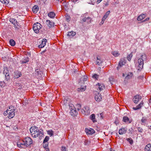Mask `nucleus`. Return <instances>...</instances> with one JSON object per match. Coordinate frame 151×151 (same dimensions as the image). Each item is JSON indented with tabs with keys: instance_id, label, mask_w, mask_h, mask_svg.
<instances>
[{
	"instance_id": "4c0bfd02",
	"label": "nucleus",
	"mask_w": 151,
	"mask_h": 151,
	"mask_svg": "<svg viewBox=\"0 0 151 151\" xmlns=\"http://www.w3.org/2000/svg\"><path fill=\"white\" fill-rule=\"evenodd\" d=\"M127 140L131 145H132L133 144V140L131 138H127Z\"/></svg>"
},
{
	"instance_id": "864d4df0",
	"label": "nucleus",
	"mask_w": 151,
	"mask_h": 151,
	"mask_svg": "<svg viewBox=\"0 0 151 151\" xmlns=\"http://www.w3.org/2000/svg\"><path fill=\"white\" fill-rule=\"evenodd\" d=\"M107 18L106 17L105 15L103 16L102 20V22H104V21Z\"/></svg>"
},
{
	"instance_id": "49530a36",
	"label": "nucleus",
	"mask_w": 151,
	"mask_h": 151,
	"mask_svg": "<svg viewBox=\"0 0 151 151\" xmlns=\"http://www.w3.org/2000/svg\"><path fill=\"white\" fill-rule=\"evenodd\" d=\"M5 76L6 78V79L7 81L9 80L10 78H9V73H8L5 74Z\"/></svg>"
},
{
	"instance_id": "39448f33",
	"label": "nucleus",
	"mask_w": 151,
	"mask_h": 151,
	"mask_svg": "<svg viewBox=\"0 0 151 151\" xmlns=\"http://www.w3.org/2000/svg\"><path fill=\"white\" fill-rule=\"evenodd\" d=\"M23 140L25 144L26 145V148L30 145L32 142V139L29 137H25L23 139Z\"/></svg>"
},
{
	"instance_id": "de8ad7c7",
	"label": "nucleus",
	"mask_w": 151,
	"mask_h": 151,
	"mask_svg": "<svg viewBox=\"0 0 151 151\" xmlns=\"http://www.w3.org/2000/svg\"><path fill=\"white\" fill-rule=\"evenodd\" d=\"M147 119L144 117H143L142 119L141 120V121L142 123H145Z\"/></svg>"
},
{
	"instance_id": "4d7b16f0",
	"label": "nucleus",
	"mask_w": 151,
	"mask_h": 151,
	"mask_svg": "<svg viewBox=\"0 0 151 151\" xmlns=\"http://www.w3.org/2000/svg\"><path fill=\"white\" fill-rule=\"evenodd\" d=\"M48 145L47 144H45V145H43V146L45 148L47 147L48 146Z\"/></svg>"
},
{
	"instance_id": "f704fd0d",
	"label": "nucleus",
	"mask_w": 151,
	"mask_h": 151,
	"mask_svg": "<svg viewBox=\"0 0 151 151\" xmlns=\"http://www.w3.org/2000/svg\"><path fill=\"white\" fill-rule=\"evenodd\" d=\"M71 112L72 113H73V114H72V115L73 116H74L77 115V112L74 109H72L71 110Z\"/></svg>"
},
{
	"instance_id": "4be33fe9",
	"label": "nucleus",
	"mask_w": 151,
	"mask_h": 151,
	"mask_svg": "<svg viewBox=\"0 0 151 151\" xmlns=\"http://www.w3.org/2000/svg\"><path fill=\"white\" fill-rule=\"evenodd\" d=\"M127 130L125 129L121 128L119 130V134H125Z\"/></svg>"
},
{
	"instance_id": "a19ab883",
	"label": "nucleus",
	"mask_w": 151,
	"mask_h": 151,
	"mask_svg": "<svg viewBox=\"0 0 151 151\" xmlns=\"http://www.w3.org/2000/svg\"><path fill=\"white\" fill-rule=\"evenodd\" d=\"M76 108L78 110H79L81 108V106L80 104H77L76 105Z\"/></svg>"
},
{
	"instance_id": "c85d7f7f",
	"label": "nucleus",
	"mask_w": 151,
	"mask_h": 151,
	"mask_svg": "<svg viewBox=\"0 0 151 151\" xmlns=\"http://www.w3.org/2000/svg\"><path fill=\"white\" fill-rule=\"evenodd\" d=\"M95 99L96 101H99L101 100L102 98L101 96H99L98 95H96L95 96Z\"/></svg>"
},
{
	"instance_id": "f8f14e48",
	"label": "nucleus",
	"mask_w": 151,
	"mask_h": 151,
	"mask_svg": "<svg viewBox=\"0 0 151 151\" xmlns=\"http://www.w3.org/2000/svg\"><path fill=\"white\" fill-rule=\"evenodd\" d=\"M89 107L88 106H85L84 108L81 110V113L83 114H85L86 113H88L89 112Z\"/></svg>"
},
{
	"instance_id": "6e6552de",
	"label": "nucleus",
	"mask_w": 151,
	"mask_h": 151,
	"mask_svg": "<svg viewBox=\"0 0 151 151\" xmlns=\"http://www.w3.org/2000/svg\"><path fill=\"white\" fill-rule=\"evenodd\" d=\"M96 88H97L98 91H101L105 88V86L103 84L101 83H98L96 85Z\"/></svg>"
},
{
	"instance_id": "6e6d98bb",
	"label": "nucleus",
	"mask_w": 151,
	"mask_h": 151,
	"mask_svg": "<svg viewBox=\"0 0 151 151\" xmlns=\"http://www.w3.org/2000/svg\"><path fill=\"white\" fill-rule=\"evenodd\" d=\"M83 78L84 79V81H86L87 78V77L86 76H84L83 77Z\"/></svg>"
},
{
	"instance_id": "6ab92c4d",
	"label": "nucleus",
	"mask_w": 151,
	"mask_h": 151,
	"mask_svg": "<svg viewBox=\"0 0 151 151\" xmlns=\"http://www.w3.org/2000/svg\"><path fill=\"white\" fill-rule=\"evenodd\" d=\"M39 9V8L37 6L35 5L32 8V10L34 13H36Z\"/></svg>"
},
{
	"instance_id": "a878e982",
	"label": "nucleus",
	"mask_w": 151,
	"mask_h": 151,
	"mask_svg": "<svg viewBox=\"0 0 151 151\" xmlns=\"http://www.w3.org/2000/svg\"><path fill=\"white\" fill-rule=\"evenodd\" d=\"M15 86L18 89H21L22 88V84L18 83L16 82L15 83Z\"/></svg>"
},
{
	"instance_id": "dca6fc26",
	"label": "nucleus",
	"mask_w": 151,
	"mask_h": 151,
	"mask_svg": "<svg viewBox=\"0 0 151 151\" xmlns=\"http://www.w3.org/2000/svg\"><path fill=\"white\" fill-rule=\"evenodd\" d=\"M125 60L124 59H121L120 60L119 63V66L120 67H122V65H124L125 63Z\"/></svg>"
},
{
	"instance_id": "e433bc0d",
	"label": "nucleus",
	"mask_w": 151,
	"mask_h": 151,
	"mask_svg": "<svg viewBox=\"0 0 151 151\" xmlns=\"http://www.w3.org/2000/svg\"><path fill=\"white\" fill-rule=\"evenodd\" d=\"M99 75L96 74H93L92 76L93 78V79H95L97 80H98V79L99 78Z\"/></svg>"
},
{
	"instance_id": "7c9ffc66",
	"label": "nucleus",
	"mask_w": 151,
	"mask_h": 151,
	"mask_svg": "<svg viewBox=\"0 0 151 151\" xmlns=\"http://www.w3.org/2000/svg\"><path fill=\"white\" fill-rule=\"evenodd\" d=\"M9 43L12 46H14L15 45V41L13 39H11L9 41Z\"/></svg>"
},
{
	"instance_id": "b1692460",
	"label": "nucleus",
	"mask_w": 151,
	"mask_h": 151,
	"mask_svg": "<svg viewBox=\"0 0 151 151\" xmlns=\"http://www.w3.org/2000/svg\"><path fill=\"white\" fill-rule=\"evenodd\" d=\"M90 118L93 122H96L95 119V116L94 114H92L90 116Z\"/></svg>"
},
{
	"instance_id": "c9c22d12",
	"label": "nucleus",
	"mask_w": 151,
	"mask_h": 151,
	"mask_svg": "<svg viewBox=\"0 0 151 151\" xmlns=\"http://www.w3.org/2000/svg\"><path fill=\"white\" fill-rule=\"evenodd\" d=\"M38 135L37 137H38L39 136H42V135H43V131L42 130H39V129L38 130Z\"/></svg>"
},
{
	"instance_id": "bb28decb",
	"label": "nucleus",
	"mask_w": 151,
	"mask_h": 151,
	"mask_svg": "<svg viewBox=\"0 0 151 151\" xmlns=\"http://www.w3.org/2000/svg\"><path fill=\"white\" fill-rule=\"evenodd\" d=\"M111 54L116 57H118L120 55V54L119 53L118 51L112 52Z\"/></svg>"
},
{
	"instance_id": "20e7f679",
	"label": "nucleus",
	"mask_w": 151,
	"mask_h": 151,
	"mask_svg": "<svg viewBox=\"0 0 151 151\" xmlns=\"http://www.w3.org/2000/svg\"><path fill=\"white\" fill-rule=\"evenodd\" d=\"M42 27L41 24L39 22H36L34 24L33 26V29L35 32L36 33H38L39 32V30Z\"/></svg>"
},
{
	"instance_id": "473e14b6",
	"label": "nucleus",
	"mask_w": 151,
	"mask_h": 151,
	"mask_svg": "<svg viewBox=\"0 0 151 151\" xmlns=\"http://www.w3.org/2000/svg\"><path fill=\"white\" fill-rule=\"evenodd\" d=\"M29 61V58H26L24 59L23 61H20V62L22 64L26 63Z\"/></svg>"
},
{
	"instance_id": "0e129e2a",
	"label": "nucleus",
	"mask_w": 151,
	"mask_h": 151,
	"mask_svg": "<svg viewBox=\"0 0 151 151\" xmlns=\"http://www.w3.org/2000/svg\"><path fill=\"white\" fill-rule=\"evenodd\" d=\"M46 50H44V51H42V52L41 53H45V52H46Z\"/></svg>"
},
{
	"instance_id": "13d9d810",
	"label": "nucleus",
	"mask_w": 151,
	"mask_h": 151,
	"mask_svg": "<svg viewBox=\"0 0 151 151\" xmlns=\"http://www.w3.org/2000/svg\"><path fill=\"white\" fill-rule=\"evenodd\" d=\"M150 19V18L149 17L147 18L144 20V21H147L149 20Z\"/></svg>"
},
{
	"instance_id": "58836bf2",
	"label": "nucleus",
	"mask_w": 151,
	"mask_h": 151,
	"mask_svg": "<svg viewBox=\"0 0 151 151\" xmlns=\"http://www.w3.org/2000/svg\"><path fill=\"white\" fill-rule=\"evenodd\" d=\"M48 134L50 135V136L53 135L54 132L52 130H49L47 131Z\"/></svg>"
},
{
	"instance_id": "c756f323",
	"label": "nucleus",
	"mask_w": 151,
	"mask_h": 151,
	"mask_svg": "<svg viewBox=\"0 0 151 151\" xmlns=\"http://www.w3.org/2000/svg\"><path fill=\"white\" fill-rule=\"evenodd\" d=\"M0 1L3 4H8L9 2V0H0Z\"/></svg>"
},
{
	"instance_id": "423d86ee",
	"label": "nucleus",
	"mask_w": 151,
	"mask_h": 151,
	"mask_svg": "<svg viewBox=\"0 0 151 151\" xmlns=\"http://www.w3.org/2000/svg\"><path fill=\"white\" fill-rule=\"evenodd\" d=\"M17 146L20 148H26V145H25L23 139L20 140L17 143Z\"/></svg>"
},
{
	"instance_id": "f257e3e1",
	"label": "nucleus",
	"mask_w": 151,
	"mask_h": 151,
	"mask_svg": "<svg viewBox=\"0 0 151 151\" xmlns=\"http://www.w3.org/2000/svg\"><path fill=\"white\" fill-rule=\"evenodd\" d=\"M11 109L10 107L8 109L6 110V111L4 112V115L5 116L8 115V117L9 118H13L15 115L14 110L12 109V106H11Z\"/></svg>"
},
{
	"instance_id": "8fccbe9b",
	"label": "nucleus",
	"mask_w": 151,
	"mask_h": 151,
	"mask_svg": "<svg viewBox=\"0 0 151 151\" xmlns=\"http://www.w3.org/2000/svg\"><path fill=\"white\" fill-rule=\"evenodd\" d=\"M61 150L62 151H66V148L65 147L62 146Z\"/></svg>"
},
{
	"instance_id": "ddd939ff",
	"label": "nucleus",
	"mask_w": 151,
	"mask_h": 151,
	"mask_svg": "<svg viewBox=\"0 0 151 151\" xmlns=\"http://www.w3.org/2000/svg\"><path fill=\"white\" fill-rule=\"evenodd\" d=\"M87 134L89 135H91L93 134L95 132V130L93 129L90 128V129H86V131Z\"/></svg>"
},
{
	"instance_id": "680f3d73",
	"label": "nucleus",
	"mask_w": 151,
	"mask_h": 151,
	"mask_svg": "<svg viewBox=\"0 0 151 151\" xmlns=\"http://www.w3.org/2000/svg\"><path fill=\"white\" fill-rule=\"evenodd\" d=\"M35 72L37 73L38 74H39V70L38 69L36 70Z\"/></svg>"
},
{
	"instance_id": "4468645a",
	"label": "nucleus",
	"mask_w": 151,
	"mask_h": 151,
	"mask_svg": "<svg viewBox=\"0 0 151 151\" xmlns=\"http://www.w3.org/2000/svg\"><path fill=\"white\" fill-rule=\"evenodd\" d=\"M47 40L45 39H43L41 43L38 46L39 48H42L43 47L46 45Z\"/></svg>"
},
{
	"instance_id": "7ed1b4c3",
	"label": "nucleus",
	"mask_w": 151,
	"mask_h": 151,
	"mask_svg": "<svg viewBox=\"0 0 151 151\" xmlns=\"http://www.w3.org/2000/svg\"><path fill=\"white\" fill-rule=\"evenodd\" d=\"M145 58L146 56L145 55H142L141 58L138 59V63L139 65L138 67V70H141L143 68L144 64L143 59Z\"/></svg>"
},
{
	"instance_id": "bf43d9fd",
	"label": "nucleus",
	"mask_w": 151,
	"mask_h": 151,
	"mask_svg": "<svg viewBox=\"0 0 151 151\" xmlns=\"http://www.w3.org/2000/svg\"><path fill=\"white\" fill-rule=\"evenodd\" d=\"M102 0H97V4H99L100 2H101V1H102Z\"/></svg>"
},
{
	"instance_id": "3c124183",
	"label": "nucleus",
	"mask_w": 151,
	"mask_h": 151,
	"mask_svg": "<svg viewBox=\"0 0 151 151\" xmlns=\"http://www.w3.org/2000/svg\"><path fill=\"white\" fill-rule=\"evenodd\" d=\"M138 131L140 132H143V129L141 127H138Z\"/></svg>"
},
{
	"instance_id": "9b49d317",
	"label": "nucleus",
	"mask_w": 151,
	"mask_h": 151,
	"mask_svg": "<svg viewBox=\"0 0 151 151\" xmlns=\"http://www.w3.org/2000/svg\"><path fill=\"white\" fill-rule=\"evenodd\" d=\"M123 120L124 122L128 124L130 123L132 121V119H130L126 116H124L123 118Z\"/></svg>"
},
{
	"instance_id": "09e8293b",
	"label": "nucleus",
	"mask_w": 151,
	"mask_h": 151,
	"mask_svg": "<svg viewBox=\"0 0 151 151\" xmlns=\"http://www.w3.org/2000/svg\"><path fill=\"white\" fill-rule=\"evenodd\" d=\"M86 88H78V91H85Z\"/></svg>"
},
{
	"instance_id": "774afa93",
	"label": "nucleus",
	"mask_w": 151,
	"mask_h": 151,
	"mask_svg": "<svg viewBox=\"0 0 151 151\" xmlns=\"http://www.w3.org/2000/svg\"><path fill=\"white\" fill-rule=\"evenodd\" d=\"M119 68H120L119 67V66L117 67V69L118 70H119Z\"/></svg>"
},
{
	"instance_id": "2f4dec72",
	"label": "nucleus",
	"mask_w": 151,
	"mask_h": 151,
	"mask_svg": "<svg viewBox=\"0 0 151 151\" xmlns=\"http://www.w3.org/2000/svg\"><path fill=\"white\" fill-rule=\"evenodd\" d=\"M133 52H132L129 55H128L127 56V60L130 61L132 58L133 55H132Z\"/></svg>"
},
{
	"instance_id": "338daca9",
	"label": "nucleus",
	"mask_w": 151,
	"mask_h": 151,
	"mask_svg": "<svg viewBox=\"0 0 151 151\" xmlns=\"http://www.w3.org/2000/svg\"><path fill=\"white\" fill-rule=\"evenodd\" d=\"M150 103H151V98L150 99Z\"/></svg>"
},
{
	"instance_id": "5fc2aeb1",
	"label": "nucleus",
	"mask_w": 151,
	"mask_h": 151,
	"mask_svg": "<svg viewBox=\"0 0 151 151\" xmlns=\"http://www.w3.org/2000/svg\"><path fill=\"white\" fill-rule=\"evenodd\" d=\"M104 4L105 5V6H107L109 4L108 1H106L105 2V3H104Z\"/></svg>"
},
{
	"instance_id": "cd10ccee",
	"label": "nucleus",
	"mask_w": 151,
	"mask_h": 151,
	"mask_svg": "<svg viewBox=\"0 0 151 151\" xmlns=\"http://www.w3.org/2000/svg\"><path fill=\"white\" fill-rule=\"evenodd\" d=\"M97 60L96 61V63L98 65H99L100 64H101L103 62L102 60L99 58L98 57H97Z\"/></svg>"
},
{
	"instance_id": "c03bdc74",
	"label": "nucleus",
	"mask_w": 151,
	"mask_h": 151,
	"mask_svg": "<svg viewBox=\"0 0 151 151\" xmlns=\"http://www.w3.org/2000/svg\"><path fill=\"white\" fill-rule=\"evenodd\" d=\"M3 73L5 74H6L9 73V71L8 70V68H4V70L3 71Z\"/></svg>"
},
{
	"instance_id": "37998d69",
	"label": "nucleus",
	"mask_w": 151,
	"mask_h": 151,
	"mask_svg": "<svg viewBox=\"0 0 151 151\" xmlns=\"http://www.w3.org/2000/svg\"><path fill=\"white\" fill-rule=\"evenodd\" d=\"M65 19L66 21L68 22H69V21H70V16L68 15L66 16Z\"/></svg>"
},
{
	"instance_id": "0eeeda50",
	"label": "nucleus",
	"mask_w": 151,
	"mask_h": 151,
	"mask_svg": "<svg viewBox=\"0 0 151 151\" xmlns=\"http://www.w3.org/2000/svg\"><path fill=\"white\" fill-rule=\"evenodd\" d=\"M142 99V96L139 95L137 94L133 97V101L135 104H137Z\"/></svg>"
},
{
	"instance_id": "f03ea898",
	"label": "nucleus",
	"mask_w": 151,
	"mask_h": 151,
	"mask_svg": "<svg viewBox=\"0 0 151 151\" xmlns=\"http://www.w3.org/2000/svg\"><path fill=\"white\" fill-rule=\"evenodd\" d=\"M38 128L36 126L31 127L30 129V131L31 135L34 137H37Z\"/></svg>"
},
{
	"instance_id": "1a4fd4ad",
	"label": "nucleus",
	"mask_w": 151,
	"mask_h": 151,
	"mask_svg": "<svg viewBox=\"0 0 151 151\" xmlns=\"http://www.w3.org/2000/svg\"><path fill=\"white\" fill-rule=\"evenodd\" d=\"M46 24L49 28H51L54 27L55 23L52 21L49 20H47Z\"/></svg>"
},
{
	"instance_id": "a18cd8bd",
	"label": "nucleus",
	"mask_w": 151,
	"mask_h": 151,
	"mask_svg": "<svg viewBox=\"0 0 151 151\" xmlns=\"http://www.w3.org/2000/svg\"><path fill=\"white\" fill-rule=\"evenodd\" d=\"M5 84L4 82H0V86L1 87L3 88L5 86Z\"/></svg>"
},
{
	"instance_id": "79ce46f5",
	"label": "nucleus",
	"mask_w": 151,
	"mask_h": 151,
	"mask_svg": "<svg viewBox=\"0 0 151 151\" xmlns=\"http://www.w3.org/2000/svg\"><path fill=\"white\" fill-rule=\"evenodd\" d=\"M49 137L47 136H46L43 140V142L44 143H45V142H47L49 140Z\"/></svg>"
},
{
	"instance_id": "9d476101",
	"label": "nucleus",
	"mask_w": 151,
	"mask_h": 151,
	"mask_svg": "<svg viewBox=\"0 0 151 151\" xmlns=\"http://www.w3.org/2000/svg\"><path fill=\"white\" fill-rule=\"evenodd\" d=\"M81 22L82 23L86 22H87V24H89L91 22V19L90 17H84L82 19Z\"/></svg>"
},
{
	"instance_id": "72a5a7b5",
	"label": "nucleus",
	"mask_w": 151,
	"mask_h": 151,
	"mask_svg": "<svg viewBox=\"0 0 151 151\" xmlns=\"http://www.w3.org/2000/svg\"><path fill=\"white\" fill-rule=\"evenodd\" d=\"M10 21L14 25L17 22L16 20L14 18L10 19Z\"/></svg>"
},
{
	"instance_id": "2eb2a0df",
	"label": "nucleus",
	"mask_w": 151,
	"mask_h": 151,
	"mask_svg": "<svg viewBox=\"0 0 151 151\" xmlns=\"http://www.w3.org/2000/svg\"><path fill=\"white\" fill-rule=\"evenodd\" d=\"M144 104V102L143 101H141L140 103L138 105L136 106V107H134L132 108L134 110H137L141 108L143 104Z\"/></svg>"
},
{
	"instance_id": "393cba45",
	"label": "nucleus",
	"mask_w": 151,
	"mask_h": 151,
	"mask_svg": "<svg viewBox=\"0 0 151 151\" xmlns=\"http://www.w3.org/2000/svg\"><path fill=\"white\" fill-rule=\"evenodd\" d=\"M76 32L73 31H71L70 32H68V33L67 34V35L68 36H69L70 37H72L76 35Z\"/></svg>"
},
{
	"instance_id": "412c9836",
	"label": "nucleus",
	"mask_w": 151,
	"mask_h": 151,
	"mask_svg": "<svg viewBox=\"0 0 151 151\" xmlns=\"http://www.w3.org/2000/svg\"><path fill=\"white\" fill-rule=\"evenodd\" d=\"M145 151H151V144H148L145 147Z\"/></svg>"
},
{
	"instance_id": "a211bd4d",
	"label": "nucleus",
	"mask_w": 151,
	"mask_h": 151,
	"mask_svg": "<svg viewBox=\"0 0 151 151\" xmlns=\"http://www.w3.org/2000/svg\"><path fill=\"white\" fill-rule=\"evenodd\" d=\"M14 77L16 78H18L21 76L22 73L21 72L17 71L14 72Z\"/></svg>"
},
{
	"instance_id": "ea45409f",
	"label": "nucleus",
	"mask_w": 151,
	"mask_h": 151,
	"mask_svg": "<svg viewBox=\"0 0 151 151\" xmlns=\"http://www.w3.org/2000/svg\"><path fill=\"white\" fill-rule=\"evenodd\" d=\"M109 81L110 82L111 84V85H113V82L114 81V78L112 77H110V78H109Z\"/></svg>"
},
{
	"instance_id": "603ef678",
	"label": "nucleus",
	"mask_w": 151,
	"mask_h": 151,
	"mask_svg": "<svg viewBox=\"0 0 151 151\" xmlns=\"http://www.w3.org/2000/svg\"><path fill=\"white\" fill-rule=\"evenodd\" d=\"M110 13V11H107L106 12V13L105 15V16H106V17H108V15Z\"/></svg>"
},
{
	"instance_id": "052dcab7",
	"label": "nucleus",
	"mask_w": 151,
	"mask_h": 151,
	"mask_svg": "<svg viewBox=\"0 0 151 151\" xmlns=\"http://www.w3.org/2000/svg\"><path fill=\"white\" fill-rule=\"evenodd\" d=\"M78 0H71V1H72V2H74V3H76L77 1H78Z\"/></svg>"
},
{
	"instance_id": "e2e57ef3",
	"label": "nucleus",
	"mask_w": 151,
	"mask_h": 151,
	"mask_svg": "<svg viewBox=\"0 0 151 151\" xmlns=\"http://www.w3.org/2000/svg\"><path fill=\"white\" fill-rule=\"evenodd\" d=\"M45 148L47 151H49V149L47 147H46Z\"/></svg>"
},
{
	"instance_id": "aec40b11",
	"label": "nucleus",
	"mask_w": 151,
	"mask_h": 151,
	"mask_svg": "<svg viewBox=\"0 0 151 151\" xmlns=\"http://www.w3.org/2000/svg\"><path fill=\"white\" fill-rule=\"evenodd\" d=\"M146 16L145 14H142L138 16L137 17V20L138 21H141L145 18Z\"/></svg>"
},
{
	"instance_id": "f3484780",
	"label": "nucleus",
	"mask_w": 151,
	"mask_h": 151,
	"mask_svg": "<svg viewBox=\"0 0 151 151\" xmlns=\"http://www.w3.org/2000/svg\"><path fill=\"white\" fill-rule=\"evenodd\" d=\"M47 15L51 18H54L55 16V14L54 12H51L48 13Z\"/></svg>"
},
{
	"instance_id": "69168bd1",
	"label": "nucleus",
	"mask_w": 151,
	"mask_h": 151,
	"mask_svg": "<svg viewBox=\"0 0 151 151\" xmlns=\"http://www.w3.org/2000/svg\"><path fill=\"white\" fill-rule=\"evenodd\" d=\"M27 53L28 54V55H29V56H30V55H30V52H27Z\"/></svg>"
},
{
	"instance_id": "5701e85b",
	"label": "nucleus",
	"mask_w": 151,
	"mask_h": 151,
	"mask_svg": "<svg viewBox=\"0 0 151 151\" xmlns=\"http://www.w3.org/2000/svg\"><path fill=\"white\" fill-rule=\"evenodd\" d=\"M15 28L18 30L21 28V25L19 24V23L17 22L15 24H14Z\"/></svg>"
}]
</instances>
